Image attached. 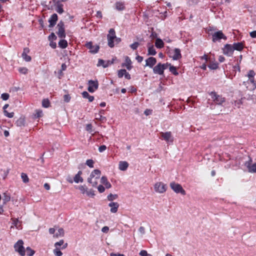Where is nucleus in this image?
I'll use <instances>...</instances> for the list:
<instances>
[{
    "label": "nucleus",
    "instance_id": "1",
    "mask_svg": "<svg viewBox=\"0 0 256 256\" xmlns=\"http://www.w3.org/2000/svg\"><path fill=\"white\" fill-rule=\"evenodd\" d=\"M210 98L208 100V104H209L211 110H214L216 106H224L226 102V98L222 94H218L216 92H208Z\"/></svg>",
    "mask_w": 256,
    "mask_h": 256
},
{
    "label": "nucleus",
    "instance_id": "2",
    "mask_svg": "<svg viewBox=\"0 0 256 256\" xmlns=\"http://www.w3.org/2000/svg\"><path fill=\"white\" fill-rule=\"evenodd\" d=\"M101 174V172L99 170L96 169L94 170L90 174V177L88 178V182L92 186L95 187L98 184L97 179H98Z\"/></svg>",
    "mask_w": 256,
    "mask_h": 256
},
{
    "label": "nucleus",
    "instance_id": "3",
    "mask_svg": "<svg viewBox=\"0 0 256 256\" xmlns=\"http://www.w3.org/2000/svg\"><path fill=\"white\" fill-rule=\"evenodd\" d=\"M24 242L22 240H18L14 245L15 250L18 252L19 254L24 256L26 254V250L23 246Z\"/></svg>",
    "mask_w": 256,
    "mask_h": 256
},
{
    "label": "nucleus",
    "instance_id": "4",
    "mask_svg": "<svg viewBox=\"0 0 256 256\" xmlns=\"http://www.w3.org/2000/svg\"><path fill=\"white\" fill-rule=\"evenodd\" d=\"M108 40V46L110 48H113L114 44V40L116 38V32L114 28H110L108 32V34L107 36Z\"/></svg>",
    "mask_w": 256,
    "mask_h": 256
},
{
    "label": "nucleus",
    "instance_id": "5",
    "mask_svg": "<svg viewBox=\"0 0 256 256\" xmlns=\"http://www.w3.org/2000/svg\"><path fill=\"white\" fill-rule=\"evenodd\" d=\"M56 28H58V31L56 32L58 36L60 38H65L66 34L64 22L62 21L60 22Z\"/></svg>",
    "mask_w": 256,
    "mask_h": 256
},
{
    "label": "nucleus",
    "instance_id": "6",
    "mask_svg": "<svg viewBox=\"0 0 256 256\" xmlns=\"http://www.w3.org/2000/svg\"><path fill=\"white\" fill-rule=\"evenodd\" d=\"M168 54L170 57L172 58L174 60H178L182 58L180 50L178 48L170 50Z\"/></svg>",
    "mask_w": 256,
    "mask_h": 256
},
{
    "label": "nucleus",
    "instance_id": "7",
    "mask_svg": "<svg viewBox=\"0 0 256 256\" xmlns=\"http://www.w3.org/2000/svg\"><path fill=\"white\" fill-rule=\"evenodd\" d=\"M160 138L166 142L172 143L174 142V138L171 132H160Z\"/></svg>",
    "mask_w": 256,
    "mask_h": 256
},
{
    "label": "nucleus",
    "instance_id": "8",
    "mask_svg": "<svg viewBox=\"0 0 256 256\" xmlns=\"http://www.w3.org/2000/svg\"><path fill=\"white\" fill-rule=\"evenodd\" d=\"M170 186L176 193H180L182 195L186 194V192L180 184L173 182L170 184Z\"/></svg>",
    "mask_w": 256,
    "mask_h": 256
},
{
    "label": "nucleus",
    "instance_id": "9",
    "mask_svg": "<svg viewBox=\"0 0 256 256\" xmlns=\"http://www.w3.org/2000/svg\"><path fill=\"white\" fill-rule=\"evenodd\" d=\"M252 158L249 156V160L246 162L244 165L247 168L248 172L251 173L256 172V162L252 164Z\"/></svg>",
    "mask_w": 256,
    "mask_h": 256
},
{
    "label": "nucleus",
    "instance_id": "10",
    "mask_svg": "<svg viewBox=\"0 0 256 256\" xmlns=\"http://www.w3.org/2000/svg\"><path fill=\"white\" fill-rule=\"evenodd\" d=\"M86 47L90 50V52L95 54L98 52L100 50V46L98 45H93L92 42H87L85 44Z\"/></svg>",
    "mask_w": 256,
    "mask_h": 256
},
{
    "label": "nucleus",
    "instance_id": "11",
    "mask_svg": "<svg viewBox=\"0 0 256 256\" xmlns=\"http://www.w3.org/2000/svg\"><path fill=\"white\" fill-rule=\"evenodd\" d=\"M212 38L213 42H215L217 41H220L221 39L226 40L227 39L226 36L223 34L222 31L219 30L214 33L212 34Z\"/></svg>",
    "mask_w": 256,
    "mask_h": 256
},
{
    "label": "nucleus",
    "instance_id": "12",
    "mask_svg": "<svg viewBox=\"0 0 256 256\" xmlns=\"http://www.w3.org/2000/svg\"><path fill=\"white\" fill-rule=\"evenodd\" d=\"M222 50L223 54L228 56H232L234 52L232 46L230 44H225Z\"/></svg>",
    "mask_w": 256,
    "mask_h": 256
},
{
    "label": "nucleus",
    "instance_id": "13",
    "mask_svg": "<svg viewBox=\"0 0 256 256\" xmlns=\"http://www.w3.org/2000/svg\"><path fill=\"white\" fill-rule=\"evenodd\" d=\"M154 188L156 192L162 194L166 190V185L161 182H158L155 184Z\"/></svg>",
    "mask_w": 256,
    "mask_h": 256
},
{
    "label": "nucleus",
    "instance_id": "14",
    "mask_svg": "<svg viewBox=\"0 0 256 256\" xmlns=\"http://www.w3.org/2000/svg\"><path fill=\"white\" fill-rule=\"evenodd\" d=\"M88 90L90 92H94L98 87V80H90L88 82Z\"/></svg>",
    "mask_w": 256,
    "mask_h": 256
},
{
    "label": "nucleus",
    "instance_id": "15",
    "mask_svg": "<svg viewBox=\"0 0 256 256\" xmlns=\"http://www.w3.org/2000/svg\"><path fill=\"white\" fill-rule=\"evenodd\" d=\"M164 70H166V68L164 67V65H162V64L161 63H158L153 68L154 72L159 75L163 74Z\"/></svg>",
    "mask_w": 256,
    "mask_h": 256
},
{
    "label": "nucleus",
    "instance_id": "16",
    "mask_svg": "<svg viewBox=\"0 0 256 256\" xmlns=\"http://www.w3.org/2000/svg\"><path fill=\"white\" fill-rule=\"evenodd\" d=\"M146 64L145 66H148L150 68H152L156 64V60L155 58L150 57L146 60Z\"/></svg>",
    "mask_w": 256,
    "mask_h": 256
},
{
    "label": "nucleus",
    "instance_id": "17",
    "mask_svg": "<svg viewBox=\"0 0 256 256\" xmlns=\"http://www.w3.org/2000/svg\"><path fill=\"white\" fill-rule=\"evenodd\" d=\"M124 58L125 62L122 63V67H126V68L130 70L132 68V62L131 61V60L128 56H126L124 57Z\"/></svg>",
    "mask_w": 256,
    "mask_h": 256
},
{
    "label": "nucleus",
    "instance_id": "18",
    "mask_svg": "<svg viewBox=\"0 0 256 256\" xmlns=\"http://www.w3.org/2000/svg\"><path fill=\"white\" fill-rule=\"evenodd\" d=\"M58 16L56 14H54L52 15L48 20V22H50L49 27L52 28L55 26L58 20Z\"/></svg>",
    "mask_w": 256,
    "mask_h": 256
},
{
    "label": "nucleus",
    "instance_id": "19",
    "mask_svg": "<svg viewBox=\"0 0 256 256\" xmlns=\"http://www.w3.org/2000/svg\"><path fill=\"white\" fill-rule=\"evenodd\" d=\"M113 62H114L113 60H112V61H110V60L105 61V60H103L100 59L98 60V64L97 66H103V68H106L108 67L109 66H110L112 64H113Z\"/></svg>",
    "mask_w": 256,
    "mask_h": 256
},
{
    "label": "nucleus",
    "instance_id": "20",
    "mask_svg": "<svg viewBox=\"0 0 256 256\" xmlns=\"http://www.w3.org/2000/svg\"><path fill=\"white\" fill-rule=\"evenodd\" d=\"M108 206L111 208L110 212L112 213H116L117 212L119 204L116 202H112L108 204Z\"/></svg>",
    "mask_w": 256,
    "mask_h": 256
},
{
    "label": "nucleus",
    "instance_id": "21",
    "mask_svg": "<svg viewBox=\"0 0 256 256\" xmlns=\"http://www.w3.org/2000/svg\"><path fill=\"white\" fill-rule=\"evenodd\" d=\"M147 46L148 48V55L154 56L156 54V52L154 48V46L151 43H148Z\"/></svg>",
    "mask_w": 256,
    "mask_h": 256
},
{
    "label": "nucleus",
    "instance_id": "22",
    "mask_svg": "<svg viewBox=\"0 0 256 256\" xmlns=\"http://www.w3.org/2000/svg\"><path fill=\"white\" fill-rule=\"evenodd\" d=\"M100 182L104 184L106 188H110L112 187L110 182L108 180V178L106 176H102L100 179Z\"/></svg>",
    "mask_w": 256,
    "mask_h": 256
},
{
    "label": "nucleus",
    "instance_id": "23",
    "mask_svg": "<svg viewBox=\"0 0 256 256\" xmlns=\"http://www.w3.org/2000/svg\"><path fill=\"white\" fill-rule=\"evenodd\" d=\"M82 172L80 170L78 172V174L74 176V181L76 183H78L80 182H82L84 181L82 178L81 176L82 174Z\"/></svg>",
    "mask_w": 256,
    "mask_h": 256
},
{
    "label": "nucleus",
    "instance_id": "24",
    "mask_svg": "<svg viewBox=\"0 0 256 256\" xmlns=\"http://www.w3.org/2000/svg\"><path fill=\"white\" fill-rule=\"evenodd\" d=\"M116 9L118 11L123 10L125 9V6L124 2H116L115 3Z\"/></svg>",
    "mask_w": 256,
    "mask_h": 256
},
{
    "label": "nucleus",
    "instance_id": "25",
    "mask_svg": "<svg viewBox=\"0 0 256 256\" xmlns=\"http://www.w3.org/2000/svg\"><path fill=\"white\" fill-rule=\"evenodd\" d=\"M128 166V164L126 161H120L119 162L118 168L120 170H126Z\"/></svg>",
    "mask_w": 256,
    "mask_h": 256
},
{
    "label": "nucleus",
    "instance_id": "26",
    "mask_svg": "<svg viewBox=\"0 0 256 256\" xmlns=\"http://www.w3.org/2000/svg\"><path fill=\"white\" fill-rule=\"evenodd\" d=\"M12 224L14 226H16L18 229H22L21 222L16 218H12Z\"/></svg>",
    "mask_w": 256,
    "mask_h": 256
},
{
    "label": "nucleus",
    "instance_id": "27",
    "mask_svg": "<svg viewBox=\"0 0 256 256\" xmlns=\"http://www.w3.org/2000/svg\"><path fill=\"white\" fill-rule=\"evenodd\" d=\"M234 50L241 51L244 48V44L242 42H235L233 44Z\"/></svg>",
    "mask_w": 256,
    "mask_h": 256
},
{
    "label": "nucleus",
    "instance_id": "28",
    "mask_svg": "<svg viewBox=\"0 0 256 256\" xmlns=\"http://www.w3.org/2000/svg\"><path fill=\"white\" fill-rule=\"evenodd\" d=\"M56 10L60 14H62L64 12L63 4L60 2L56 3Z\"/></svg>",
    "mask_w": 256,
    "mask_h": 256
},
{
    "label": "nucleus",
    "instance_id": "29",
    "mask_svg": "<svg viewBox=\"0 0 256 256\" xmlns=\"http://www.w3.org/2000/svg\"><path fill=\"white\" fill-rule=\"evenodd\" d=\"M16 125L18 126H24L25 124V118L24 117H20L16 122Z\"/></svg>",
    "mask_w": 256,
    "mask_h": 256
},
{
    "label": "nucleus",
    "instance_id": "30",
    "mask_svg": "<svg viewBox=\"0 0 256 256\" xmlns=\"http://www.w3.org/2000/svg\"><path fill=\"white\" fill-rule=\"evenodd\" d=\"M155 46L157 48H161L164 47V43L160 38H156L155 42Z\"/></svg>",
    "mask_w": 256,
    "mask_h": 256
},
{
    "label": "nucleus",
    "instance_id": "31",
    "mask_svg": "<svg viewBox=\"0 0 256 256\" xmlns=\"http://www.w3.org/2000/svg\"><path fill=\"white\" fill-rule=\"evenodd\" d=\"M4 204H6L10 200V196L8 192H5L3 194L2 198Z\"/></svg>",
    "mask_w": 256,
    "mask_h": 256
},
{
    "label": "nucleus",
    "instance_id": "32",
    "mask_svg": "<svg viewBox=\"0 0 256 256\" xmlns=\"http://www.w3.org/2000/svg\"><path fill=\"white\" fill-rule=\"evenodd\" d=\"M95 118L98 120L100 121L101 122H104L106 121V118L101 115L100 114H95Z\"/></svg>",
    "mask_w": 256,
    "mask_h": 256
},
{
    "label": "nucleus",
    "instance_id": "33",
    "mask_svg": "<svg viewBox=\"0 0 256 256\" xmlns=\"http://www.w3.org/2000/svg\"><path fill=\"white\" fill-rule=\"evenodd\" d=\"M58 46L62 48H65L68 46V42L65 40H61L58 42Z\"/></svg>",
    "mask_w": 256,
    "mask_h": 256
},
{
    "label": "nucleus",
    "instance_id": "34",
    "mask_svg": "<svg viewBox=\"0 0 256 256\" xmlns=\"http://www.w3.org/2000/svg\"><path fill=\"white\" fill-rule=\"evenodd\" d=\"M64 230L63 228H60L58 230V231L56 232L54 236L58 238L59 236H64Z\"/></svg>",
    "mask_w": 256,
    "mask_h": 256
},
{
    "label": "nucleus",
    "instance_id": "35",
    "mask_svg": "<svg viewBox=\"0 0 256 256\" xmlns=\"http://www.w3.org/2000/svg\"><path fill=\"white\" fill-rule=\"evenodd\" d=\"M169 70L171 73H172L174 76H178V72L177 71L176 68V66H170V67L169 68Z\"/></svg>",
    "mask_w": 256,
    "mask_h": 256
},
{
    "label": "nucleus",
    "instance_id": "36",
    "mask_svg": "<svg viewBox=\"0 0 256 256\" xmlns=\"http://www.w3.org/2000/svg\"><path fill=\"white\" fill-rule=\"evenodd\" d=\"M42 106L46 108H48L50 106V100L48 98L44 99L42 101Z\"/></svg>",
    "mask_w": 256,
    "mask_h": 256
},
{
    "label": "nucleus",
    "instance_id": "37",
    "mask_svg": "<svg viewBox=\"0 0 256 256\" xmlns=\"http://www.w3.org/2000/svg\"><path fill=\"white\" fill-rule=\"evenodd\" d=\"M26 254L28 256H32L35 252L34 250H32L30 247H27L26 248Z\"/></svg>",
    "mask_w": 256,
    "mask_h": 256
},
{
    "label": "nucleus",
    "instance_id": "38",
    "mask_svg": "<svg viewBox=\"0 0 256 256\" xmlns=\"http://www.w3.org/2000/svg\"><path fill=\"white\" fill-rule=\"evenodd\" d=\"M21 178L22 180V181L24 183H27L29 181V178L26 174L24 173H22L21 174Z\"/></svg>",
    "mask_w": 256,
    "mask_h": 256
},
{
    "label": "nucleus",
    "instance_id": "39",
    "mask_svg": "<svg viewBox=\"0 0 256 256\" xmlns=\"http://www.w3.org/2000/svg\"><path fill=\"white\" fill-rule=\"evenodd\" d=\"M42 116V111L40 110H36L34 114V118H38Z\"/></svg>",
    "mask_w": 256,
    "mask_h": 256
},
{
    "label": "nucleus",
    "instance_id": "40",
    "mask_svg": "<svg viewBox=\"0 0 256 256\" xmlns=\"http://www.w3.org/2000/svg\"><path fill=\"white\" fill-rule=\"evenodd\" d=\"M126 72V70L125 69H121V70H118V77L120 78H122L123 76H124Z\"/></svg>",
    "mask_w": 256,
    "mask_h": 256
},
{
    "label": "nucleus",
    "instance_id": "41",
    "mask_svg": "<svg viewBox=\"0 0 256 256\" xmlns=\"http://www.w3.org/2000/svg\"><path fill=\"white\" fill-rule=\"evenodd\" d=\"M18 72L22 74H26L28 72V69L25 67H20L18 69Z\"/></svg>",
    "mask_w": 256,
    "mask_h": 256
},
{
    "label": "nucleus",
    "instance_id": "42",
    "mask_svg": "<svg viewBox=\"0 0 256 256\" xmlns=\"http://www.w3.org/2000/svg\"><path fill=\"white\" fill-rule=\"evenodd\" d=\"M118 196L117 194H110L108 196V200L110 201H112L114 200H116L118 198Z\"/></svg>",
    "mask_w": 256,
    "mask_h": 256
},
{
    "label": "nucleus",
    "instance_id": "43",
    "mask_svg": "<svg viewBox=\"0 0 256 256\" xmlns=\"http://www.w3.org/2000/svg\"><path fill=\"white\" fill-rule=\"evenodd\" d=\"M208 66L212 70H216L218 68V64L217 62L210 63Z\"/></svg>",
    "mask_w": 256,
    "mask_h": 256
},
{
    "label": "nucleus",
    "instance_id": "44",
    "mask_svg": "<svg viewBox=\"0 0 256 256\" xmlns=\"http://www.w3.org/2000/svg\"><path fill=\"white\" fill-rule=\"evenodd\" d=\"M22 57L26 62H30L32 60L30 56H28V54H22Z\"/></svg>",
    "mask_w": 256,
    "mask_h": 256
},
{
    "label": "nucleus",
    "instance_id": "45",
    "mask_svg": "<svg viewBox=\"0 0 256 256\" xmlns=\"http://www.w3.org/2000/svg\"><path fill=\"white\" fill-rule=\"evenodd\" d=\"M86 164L90 168H94V162L92 160H91V159H90V160H88L86 161Z\"/></svg>",
    "mask_w": 256,
    "mask_h": 256
},
{
    "label": "nucleus",
    "instance_id": "46",
    "mask_svg": "<svg viewBox=\"0 0 256 256\" xmlns=\"http://www.w3.org/2000/svg\"><path fill=\"white\" fill-rule=\"evenodd\" d=\"M4 116H7L9 118H12L14 116V112H8L7 110H4Z\"/></svg>",
    "mask_w": 256,
    "mask_h": 256
},
{
    "label": "nucleus",
    "instance_id": "47",
    "mask_svg": "<svg viewBox=\"0 0 256 256\" xmlns=\"http://www.w3.org/2000/svg\"><path fill=\"white\" fill-rule=\"evenodd\" d=\"M54 253L56 256H61L62 254V252L58 248L54 250Z\"/></svg>",
    "mask_w": 256,
    "mask_h": 256
},
{
    "label": "nucleus",
    "instance_id": "48",
    "mask_svg": "<svg viewBox=\"0 0 256 256\" xmlns=\"http://www.w3.org/2000/svg\"><path fill=\"white\" fill-rule=\"evenodd\" d=\"M139 45H140L139 42H135L132 44H130V47L132 50H135L138 48V46Z\"/></svg>",
    "mask_w": 256,
    "mask_h": 256
},
{
    "label": "nucleus",
    "instance_id": "49",
    "mask_svg": "<svg viewBox=\"0 0 256 256\" xmlns=\"http://www.w3.org/2000/svg\"><path fill=\"white\" fill-rule=\"evenodd\" d=\"M78 189L82 194H84L87 192V188L85 186H79Z\"/></svg>",
    "mask_w": 256,
    "mask_h": 256
},
{
    "label": "nucleus",
    "instance_id": "50",
    "mask_svg": "<svg viewBox=\"0 0 256 256\" xmlns=\"http://www.w3.org/2000/svg\"><path fill=\"white\" fill-rule=\"evenodd\" d=\"M140 256H152L150 254H148L147 252L145 250H142L140 252Z\"/></svg>",
    "mask_w": 256,
    "mask_h": 256
},
{
    "label": "nucleus",
    "instance_id": "51",
    "mask_svg": "<svg viewBox=\"0 0 256 256\" xmlns=\"http://www.w3.org/2000/svg\"><path fill=\"white\" fill-rule=\"evenodd\" d=\"M70 96L69 94H65L64 96V100L66 102H68L70 100Z\"/></svg>",
    "mask_w": 256,
    "mask_h": 256
},
{
    "label": "nucleus",
    "instance_id": "52",
    "mask_svg": "<svg viewBox=\"0 0 256 256\" xmlns=\"http://www.w3.org/2000/svg\"><path fill=\"white\" fill-rule=\"evenodd\" d=\"M1 98L3 100H6L9 98V94L7 93L2 94Z\"/></svg>",
    "mask_w": 256,
    "mask_h": 256
},
{
    "label": "nucleus",
    "instance_id": "53",
    "mask_svg": "<svg viewBox=\"0 0 256 256\" xmlns=\"http://www.w3.org/2000/svg\"><path fill=\"white\" fill-rule=\"evenodd\" d=\"M92 124H87L86 126V130L90 132H92Z\"/></svg>",
    "mask_w": 256,
    "mask_h": 256
},
{
    "label": "nucleus",
    "instance_id": "54",
    "mask_svg": "<svg viewBox=\"0 0 256 256\" xmlns=\"http://www.w3.org/2000/svg\"><path fill=\"white\" fill-rule=\"evenodd\" d=\"M98 189L100 193H102L104 192L105 190V188L102 185L98 186Z\"/></svg>",
    "mask_w": 256,
    "mask_h": 256
},
{
    "label": "nucleus",
    "instance_id": "55",
    "mask_svg": "<svg viewBox=\"0 0 256 256\" xmlns=\"http://www.w3.org/2000/svg\"><path fill=\"white\" fill-rule=\"evenodd\" d=\"M254 76L255 72L253 70H250L248 72V78L254 77Z\"/></svg>",
    "mask_w": 256,
    "mask_h": 256
},
{
    "label": "nucleus",
    "instance_id": "56",
    "mask_svg": "<svg viewBox=\"0 0 256 256\" xmlns=\"http://www.w3.org/2000/svg\"><path fill=\"white\" fill-rule=\"evenodd\" d=\"M64 244V240H60L59 242H56L54 244V246L56 248H58V246H61L63 245Z\"/></svg>",
    "mask_w": 256,
    "mask_h": 256
},
{
    "label": "nucleus",
    "instance_id": "57",
    "mask_svg": "<svg viewBox=\"0 0 256 256\" xmlns=\"http://www.w3.org/2000/svg\"><path fill=\"white\" fill-rule=\"evenodd\" d=\"M106 149V146L105 145L100 146L98 148V150L100 152H104Z\"/></svg>",
    "mask_w": 256,
    "mask_h": 256
},
{
    "label": "nucleus",
    "instance_id": "58",
    "mask_svg": "<svg viewBox=\"0 0 256 256\" xmlns=\"http://www.w3.org/2000/svg\"><path fill=\"white\" fill-rule=\"evenodd\" d=\"M86 194L88 196H94L95 195L94 192L92 190H90L88 191L87 190Z\"/></svg>",
    "mask_w": 256,
    "mask_h": 256
},
{
    "label": "nucleus",
    "instance_id": "59",
    "mask_svg": "<svg viewBox=\"0 0 256 256\" xmlns=\"http://www.w3.org/2000/svg\"><path fill=\"white\" fill-rule=\"evenodd\" d=\"M48 38L50 40H56V36L54 34V32H52L48 36Z\"/></svg>",
    "mask_w": 256,
    "mask_h": 256
},
{
    "label": "nucleus",
    "instance_id": "60",
    "mask_svg": "<svg viewBox=\"0 0 256 256\" xmlns=\"http://www.w3.org/2000/svg\"><path fill=\"white\" fill-rule=\"evenodd\" d=\"M108 230L109 228L107 226H104L102 229V231L104 233H107Z\"/></svg>",
    "mask_w": 256,
    "mask_h": 256
},
{
    "label": "nucleus",
    "instance_id": "61",
    "mask_svg": "<svg viewBox=\"0 0 256 256\" xmlns=\"http://www.w3.org/2000/svg\"><path fill=\"white\" fill-rule=\"evenodd\" d=\"M82 94L84 98H87L89 96V94L86 91L83 92Z\"/></svg>",
    "mask_w": 256,
    "mask_h": 256
},
{
    "label": "nucleus",
    "instance_id": "62",
    "mask_svg": "<svg viewBox=\"0 0 256 256\" xmlns=\"http://www.w3.org/2000/svg\"><path fill=\"white\" fill-rule=\"evenodd\" d=\"M250 36L252 38H256V30H254L250 32Z\"/></svg>",
    "mask_w": 256,
    "mask_h": 256
},
{
    "label": "nucleus",
    "instance_id": "63",
    "mask_svg": "<svg viewBox=\"0 0 256 256\" xmlns=\"http://www.w3.org/2000/svg\"><path fill=\"white\" fill-rule=\"evenodd\" d=\"M136 60L138 62H141L143 60V57L140 56H138L136 57Z\"/></svg>",
    "mask_w": 256,
    "mask_h": 256
},
{
    "label": "nucleus",
    "instance_id": "64",
    "mask_svg": "<svg viewBox=\"0 0 256 256\" xmlns=\"http://www.w3.org/2000/svg\"><path fill=\"white\" fill-rule=\"evenodd\" d=\"M110 256H125L123 254L111 253L110 254Z\"/></svg>",
    "mask_w": 256,
    "mask_h": 256
}]
</instances>
